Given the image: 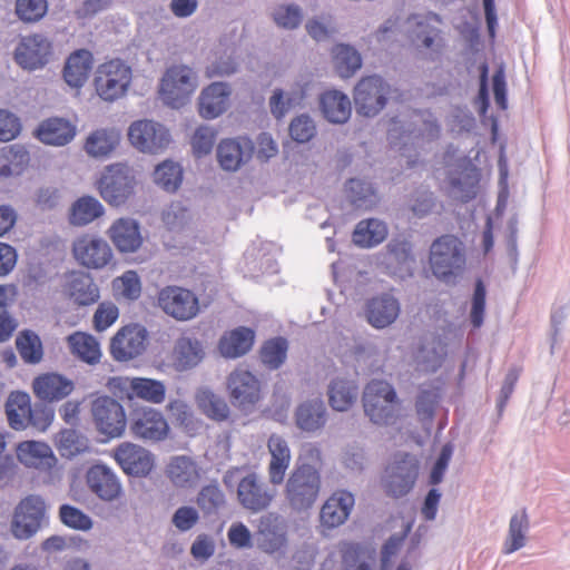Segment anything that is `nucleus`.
Returning a JSON list of instances; mask_svg holds the SVG:
<instances>
[{
  "mask_svg": "<svg viewBox=\"0 0 570 570\" xmlns=\"http://www.w3.org/2000/svg\"><path fill=\"white\" fill-rule=\"evenodd\" d=\"M275 24L282 29L294 30L303 20V10L296 3H281L272 11Z\"/></svg>",
  "mask_w": 570,
  "mask_h": 570,
  "instance_id": "62",
  "label": "nucleus"
},
{
  "mask_svg": "<svg viewBox=\"0 0 570 570\" xmlns=\"http://www.w3.org/2000/svg\"><path fill=\"white\" fill-rule=\"evenodd\" d=\"M354 504L353 493L345 490L335 491L322 505L320 512L322 525L327 529L342 525L348 519Z\"/></svg>",
  "mask_w": 570,
  "mask_h": 570,
  "instance_id": "32",
  "label": "nucleus"
},
{
  "mask_svg": "<svg viewBox=\"0 0 570 570\" xmlns=\"http://www.w3.org/2000/svg\"><path fill=\"white\" fill-rule=\"evenodd\" d=\"M321 109L324 117L333 124H344L352 112L351 100L340 90H327L321 96Z\"/></svg>",
  "mask_w": 570,
  "mask_h": 570,
  "instance_id": "42",
  "label": "nucleus"
},
{
  "mask_svg": "<svg viewBox=\"0 0 570 570\" xmlns=\"http://www.w3.org/2000/svg\"><path fill=\"white\" fill-rule=\"evenodd\" d=\"M198 86V72L193 67L175 63L163 73L158 94L166 106L178 109L188 104Z\"/></svg>",
  "mask_w": 570,
  "mask_h": 570,
  "instance_id": "5",
  "label": "nucleus"
},
{
  "mask_svg": "<svg viewBox=\"0 0 570 570\" xmlns=\"http://www.w3.org/2000/svg\"><path fill=\"white\" fill-rule=\"evenodd\" d=\"M207 469L196 458L180 454L169 459L165 468V476L177 490L196 489L206 476Z\"/></svg>",
  "mask_w": 570,
  "mask_h": 570,
  "instance_id": "18",
  "label": "nucleus"
},
{
  "mask_svg": "<svg viewBox=\"0 0 570 570\" xmlns=\"http://www.w3.org/2000/svg\"><path fill=\"white\" fill-rule=\"evenodd\" d=\"M225 502V494L217 483L203 487L196 497V503L204 514L216 513Z\"/></svg>",
  "mask_w": 570,
  "mask_h": 570,
  "instance_id": "61",
  "label": "nucleus"
},
{
  "mask_svg": "<svg viewBox=\"0 0 570 570\" xmlns=\"http://www.w3.org/2000/svg\"><path fill=\"white\" fill-rule=\"evenodd\" d=\"M446 355V346L439 338L425 340L416 353L417 364L428 372L436 371Z\"/></svg>",
  "mask_w": 570,
  "mask_h": 570,
  "instance_id": "55",
  "label": "nucleus"
},
{
  "mask_svg": "<svg viewBox=\"0 0 570 570\" xmlns=\"http://www.w3.org/2000/svg\"><path fill=\"white\" fill-rule=\"evenodd\" d=\"M313 87L312 75H301L288 89L276 88L269 97V109L276 119H282L293 108L303 104Z\"/></svg>",
  "mask_w": 570,
  "mask_h": 570,
  "instance_id": "25",
  "label": "nucleus"
},
{
  "mask_svg": "<svg viewBox=\"0 0 570 570\" xmlns=\"http://www.w3.org/2000/svg\"><path fill=\"white\" fill-rule=\"evenodd\" d=\"M417 475V459L409 453H399L386 466L382 483L389 494L400 498L412 490Z\"/></svg>",
  "mask_w": 570,
  "mask_h": 570,
  "instance_id": "11",
  "label": "nucleus"
},
{
  "mask_svg": "<svg viewBox=\"0 0 570 570\" xmlns=\"http://www.w3.org/2000/svg\"><path fill=\"white\" fill-rule=\"evenodd\" d=\"M120 132L116 128H99L86 139L85 150L95 158L108 156L119 144Z\"/></svg>",
  "mask_w": 570,
  "mask_h": 570,
  "instance_id": "46",
  "label": "nucleus"
},
{
  "mask_svg": "<svg viewBox=\"0 0 570 570\" xmlns=\"http://www.w3.org/2000/svg\"><path fill=\"white\" fill-rule=\"evenodd\" d=\"M111 456L128 475L146 476L155 465L154 454L144 446L131 442L120 443L112 450Z\"/></svg>",
  "mask_w": 570,
  "mask_h": 570,
  "instance_id": "24",
  "label": "nucleus"
},
{
  "mask_svg": "<svg viewBox=\"0 0 570 570\" xmlns=\"http://www.w3.org/2000/svg\"><path fill=\"white\" fill-rule=\"evenodd\" d=\"M127 136L135 149L149 155L164 151L171 141L169 130L153 119H139L131 122Z\"/></svg>",
  "mask_w": 570,
  "mask_h": 570,
  "instance_id": "10",
  "label": "nucleus"
},
{
  "mask_svg": "<svg viewBox=\"0 0 570 570\" xmlns=\"http://www.w3.org/2000/svg\"><path fill=\"white\" fill-rule=\"evenodd\" d=\"M107 235L119 253L137 252L142 244L139 223L130 217H120L114 220Z\"/></svg>",
  "mask_w": 570,
  "mask_h": 570,
  "instance_id": "31",
  "label": "nucleus"
},
{
  "mask_svg": "<svg viewBox=\"0 0 570 570\" xmlns=\"http://www.w3.org/2000/svg\"><path fill=\"white\" fill-rule=\"evenodd\" d=\"M226 387L234 406L244 412H252L262 399L261 381L243 367H237L229 373Z\"/></svg>",
  "mask_w": 570,
  "mask_h": 570,
  "instance_id": "14",
  "label": "nucleus"
},
{
  "mask_svg": "<svg viewBox=\"0 0 570 570\" xmlns=\"http://www.w3.org/2000/svg\"><path fill=\"white\" fill-rule=\"evenodd\" d=\"M91 415L97 431L107 438H120L126 429L122 405L112 397L99 396L91 403Z\"/></svg>",
  "mask_w": 570,
  "mask_h": 570,
  "instance_id": "17",
  "label": "nucleus"
},
{
  "mask_svg": "<svg viewBox=\"0 0 570 570\" xmlns=\"http://www.w3.org/2000/svg\"><path fill=\"white\" fill-rule=\"evenodd\" d=\"M429 263L436 278L450 281L460 275L465 266L463 244L455 236H441L430 247Z\"/></svg>",
  "mask_w": 570,
  "mask_h": 570,
  "instance_id": "6",
  "label": "nucleus"
},
{
  "mask_svg": "<svg viewBox=\"0 0 570 570\" xmlns=\"http://www.w3.org/2000/svg\"><path fill=\"white\" fill-rule=\"evenodd\" d=\"M56 445L65 458H73L89 449V440L72 429L62 430L56 439Z\"/></svg>",
  "mask_w": 570,
  "mask_h": 570,
  "instance_id": "59",
  "label": "nucleus"
},
{
  "mask_svg": "<svg viewBox=\"0 0 570 570\" xmlns=\"http://www.w3.org/2000/svg\"><path fill=\"white\" fill-rule=\"evenodd\" d=\"M350 202L360 209H370L377 203L376 193L371 183L363 179H350L345 186Z\"/></svg>",
  "mask_w": 570,
  "mask_h": 570,
  "instance_id": "57",
  "label": "nucleus"
},
{
  "mask_svg": "<svg viewBox=\"0 0 570 570\" xmlns=\"http://www.w3.org/2000/svg\"><path fill=\"white\" fill-rule=\"evenodd\" d=\"M31 411L29 394L20 391L10 393L6 402V415L11 429L16 431L27 429Z\"/></svg>",
  "mask_w": 570,
  "mask_h": 570,
  "instance_id": "44",
  "label": "nucleus"
},
{
  "mask_svg": "<svg viewBox=\"0 0 570 570\" xmlns=\"http://www.w3.org/2000/svg\"><path fill=\"white\" fill-rule=\"evenodd\" d=\"M440 23L439 16L432 12L412 14L402 26L397 18H390L370 36V43L390 48L400 41V36L404 32L419 50H430L431 53H436L441 48L438 28Z\"/></svg>",
  "mask_w": 570,
  "mask_h": 570,
  "instance_id": "1",
  "label": "nucleus"
},
{
  "mask_svg": "<svg viewBox=\"0 0 570 570\" xmlns=\"http://www.w3.org/2000/svg\"><path fill=\"white\" fill-rule=\"evenodd\" d=\"M267 450L271 455L267 465L268 481L273 485H279L284 482L292 461L288 442L284 436L274 433L267 440Z\"/></svg>",
  "mask_w": 570,
  "mask_h": 570,
  "instance_id": "33",
  "label": "nucleus"
},
{
  "mask_svg": "<svg viewBox=\"0 0 570 570\" xmlns=\"http://www.w3.org/2000/svg\"><path fill=\"white\" fill-rule=\"evenodd\" d=\"M176 366L185 371L196 366L204 357V350L197 340L180 337L174 350Z\"/></svg>",
  "mask_w": 570,
  "mask_h": 570,
  "instance_id": "53",
  "label": "nucleus"
},
{
  "mask_svg": "<svg viewBox=\"0 0 570 570\" xmlns=\"http://www.w3.org/2000/svg\"><path fill=\"white\" fill-rule=\"evenodd\" d=\"M52 56V43L43 35L23 37L14 50L16 62L26 70L43 68Z\"/></svg>",
  "mask_w": 570,
  "mask_h": 570,
  "instance_id": "23",
  "label": "nucleus"
},
{
  "mask_svg": "<svg viewBox=\"0 0 570 570\" xmlns=\"http://www.w3.org/2000/svg\"><path fill=\"white\" fill-rule=\"evenodd\" d=\"M376 266L397 279L411 277L415 268L411 244L405 239H392L385 250L376 255Z\"/></svg>",
  "mask_w": 570,
  "mask_h": 570,
  "instance_id": "16",
  "label": "nucleus"
},
{
  "mask_svg": "<svg viewBox=\"0 0 570 570\" xmlns=\"http://www.w3.org/2000/svg\"><path fill=\"white\" fill-rule=\"evenodd\" d=\"M147 343V330L139 324H129L121 327L111 338L110 354L116 361H130L146 351Z\"/></svg>",
  "mask_w": 570,
  "mask_h": 570,
  "instance_id": "21",
  "label": "nucleus"
},
{
  "mask_svg": "<svg viewBox=\"0 0 570 570\" xmlns=\"http://www.w3.org/2000/svg\"><path fill=\"white\" fill-rule=\"evenodd\" d=\"M446 164V178L449 181L450 194L462 202L469 200L474 191L473 185L465 178H461V170L465 167L466 160L463 156H454V154L448 153L445 156Z\"/></svg>",
  "mask_w": 570,
  "mask_h": 570,
  "instance_id": "38",
  "label": "nucleus"
},
{
  "mask_svg": "<svg viewBox=\"0 0 570 570\" xmlns=\"http://www.w3.org/2000/svg\"><path fill=\"white\" fill-rule=\"evenodd\" d=\"M38 139L52 146H65L76 136L77 127L66 118L52 117L43 120L37 128Z\"/></svg>",
  "mask_w": 570,
  "mask_h": 570,
  "instance_id": "36",
  "label": "nucleus"
},
{
  "mask_svg": "<svg viewBox=\"0 0 570 570\" xmlns=\"http://www.w3.org/2000/svg\"><path fill=\"white\" fill-rule=\"evenodd\" d=\"M390 85L380 76H366L354 87L353 99L357 114L374 117L380 114L389 99Z\"/></svg>",
  "mask_w": 570,
  "mask_h": 570,
  "instance_id": "9",
  "label": "nucleus"
},
{
  "mask_svg": "<svg viewBox=\"0 0 570 570\" xmlns=\"http://www.w3.org/2000/svg\"><path fill=\"white\" fill-rule=\"evenodd\" d=\"M238 69V61L235 56V49L227 47L217 49L205 68L207 78L228 77Z\"/></svg>",
  "mask_w": 570,
  "mask_h": 570,
  "instance_id": "54",
  "label": "nucleus"
},
{
  "mask_svg": "<svg viewBox=\"0 0 570 570\" xmlns=\"http://www.w3.org/2000/svg\"><path fill=\"white\" fill-rule=\"evenodd\" d=\"M275 495L276 491L269 488L255 472L247 473L237 485L238 503L254 513L267 509Z\"/></svg>",
  "mask_w": 570,
  "mask_h": 570,
  "instance_id": "22",
  "label": "nucleus"
},
{
  "mask_svg": "<svg viewBox=\"0 0 570 570\" xmlns=\"http://www.w3.org/2000/svg\"><path fill=\"white\" fill-rule=\"evenodd\" d=\"M332 61L337 75L347 79L354 76L363 65L357 49L348 43H337L332 48Z\"/></svg>",
  "mask_w": 570,
  "mask_h": 570,
  "instance_id": "43",
  "label": "nucleus"
},
{
  "mask_svg": "<svg viewBox=\"0 0 570 570\" xmlns=\"http://www.w3.org/2000/svg\"><path fill=\"white\" fill-rule=\"evenodd\" d=\"M530 529L529 518L525 511L515 512L510 521L507 535L502 543V553L511 554L527 546Z\"/></svg>",
  "mask_w": 570,
  "mask_h": 570,
  "instance_id": "45",
  "label": "nucleus"
},
{
  "mask_svg": "<svg viewBox=\"0 0 570 570\" xmlns=\"http://www.w3.org/2000/svg\"><path fill=\"white\" fill-rule=\"evenodd\" d=\"M358 386L353 380L335 379L328 386V400L333 410L347 411L356 401Z\"/></svg>",
  "mask_w": 570,
  "mask_h": 570,
  "instance_id": "49",
  "label": "nucleus"
},
{
  "mask_svg": "<svg viewBox=\"0 0 570 570\" xmlns=\"http://www.w3.org/2000/svg\"><path fill=\"white\" fill-rule=\"evenodd\" d=\"M131 78L130 67L119 59L101 63L95 77L97 95L106 101H114L126 94Z\"/></svg>",
  "mask_w": 570,
  "mask_h": 570,
  "instance_id": "8",
  "label": "nucleus"
},
{
  "mask_svg": "<svg viewBox=\"0 0 570 570\" xmlns=\"http://www.w3.org/2000/svg\"><path fill=\"white\" fill-rule=\"evenodd\" d=\"M94 57L87 49L73 51L66 60L63 79L66 83L75 89L81 88L89 78L92 69Z\"/></svg>",
  "mask_w": 570,
  "mask_h": 570,
  "instance_id": "37",
  "label": "nucleus"
},
{
  "mask_svg": "<svg viewBox=\"0 0 570 570\" xmlns=\"http://www.w3.org/2000/svg\"><path fill=\"white\" fill-rule=\"evenodd\" d=\"M29 153L21 145H11L0 149V176L19 175L29 163Z\"/></svg>",
  "mask_w": 570,
  "mask_h": 570,
  "instance_id": "52",
  "label": "nucleus"
},
{
  "mask_svg": "<svg viewBox=\"0 0 570 570\" xmlns=\"http://www.w3.org/2000/svg\"><path fill=\"white\" fill-rule=\"evenodd\" d=\"M254 144L247 137L225 138L216 148V158L224 171L235 173L253 157Z\"/></svg>",
  "mask_w": 570,
  "mask_h": 570,
  "instance_id": "28",
  "label": "nucleus"
},
{
  "mask_svg": "<svg viewBox=\"0 0 570 570\" xmlns=\"http://www.w3.org/2000/svg\"><path fill=\"white\" fill-rule=\"evenodd\" d=\"M66 292L79 305H90L98 301L99 288L86 273L72 272L67 276Z\"/></svg>",
  "mask_w": 570,
  "mask_h": 570,
  "instance_id": "39",
  "label": "nucleus"
},
{
  "mask_svg": "<svg viewBox=\"0 0 570 570\" xmlns=\"http://www.w3.org/2000/svg\"><path fill=\"white\" fill-rule=\"evenodd\" d=\"M254 338L253 330L244 326L237 327L220 337L218 343L219 353L226 358H237L252 348Z\"/></svg>",
  "mask_w": 570,
  "mask_h": 570,
  "instance_id": "40",
  "label": "nucleus"
},
{
  "mask_svg": "<svg viewBox=\"0 0 570 570\" xmlns=\"http://www.w3.org/2000/svg\"><path fill=\"white\" fill-rule=\"evenodd\" d=\"M321 487L318 469L311 463H299L285 482L284 497L291 509L306 511L317 501Z\"/></svg>",
  "mask_w": 570,
  "mask_h": 570,
  "instance_id": "3",
  "label": "nucleus"
},
{
  "mask_svg": "<svg viewBox=\"0 0 570 570\" xmlns=\"http://www.w3.org/2000/svg\"><path fill=\"white\" fill-rule=\"evenodd\" d=\"M70 352L81 361L92 365L100 361L101 351L97 340L83 332H76L67 338Z\"/></svg>",
  "mask_w": 570,
  "mask_h": 570,
  "instance_id": "51",
  "label": "nucleus"
},
{
  "mask_svg": "<svg viewBox=\"0 0 570 570\" xmlns=\"http://www.w3.org/2000/svg\"><path fill=\"white\" fill-rule=\"evenodd\" d=\"M47 505L40 495L31 494L22 499L13 511L11 532L16 539L33 537L46 519Z\"/></svg>",
  "mask_w": 570,
  "mask_h": 570,
  "instance_id": "12",
  "label": "nucleus"
},
{
  "mask_svg": "<svg viewBox=\"0 0 570 570\" xmlns=\"http://www.w3.org/2000/svg\"><path fill=\"white\" fill-rule=\"evenodd\" d=\"M159 307L178 321L195 317L199 311L198 299L193 292L178 286H167L158 294Z\"/></svg>",
  "mask_w": 570,
  "mask_h": 570,
  "instance_id": "26",
  "label": "nucleus"
},
{
  "mask_svg": "<svg viewBox=\"0 0 570 570\" xmlns=\"http://www.w3.org/2000/svg\"><path fill=\"white\" fill-rule=\"evenodd\" d=\"M129 430L139 440L160 442L167 439L169 424L159 410L142 405L130 413Z\"/></svg>",
  "mask_w": 570,
  "mask_h": 570,
  "instance_id": "15",
  "label": "nucleus"
},
{
  "mask_svg": "<svg viewBox=\"0 0 570 570\" xmlns=\"http://www.w3.org/2000/svg\"><path fill=\"white\" fill-rule=\"evenodd\" d=\"M257 547L265 553H281L287 546L286 527L275 513L259 518L256 531Z\"/></svg>",
  "mask_w": 570,
  "mask_h": 570,
  "instance_id": "29",
  "label": "nucleus"
},
{
  "mask_svg": "<svg viewBox=\"0 0 570 570\" xmlns=\"http://www.w3.org/2000/svg\"><path fill=\"white\" fill-rule=\"evenodd\" d=\"M183 181V168L179 164L165 160L154 171V183L168 193L176 191Z\"/></svg>",
  "mask_w": 570,
  "mask_h": 570,
  "instance_id": "58",
  "label": "nucleus"
},
{
  "mask_svg": "<svg viewBox=\"0 0 570 570\" xmlns=\"http://www.w3.org/2000/svg\"><path fill=\"white\" fill-rule=\"evenodd\" d=\"M16 453L21 464L40 471H49L57 463V459L51 448L47 443L40 441L20 442L17 445Z\"/></svg>",
  "mask_w": 570,
  "mask_h": 570,
  "instance_id": "35",
  "label": "nucleus"
},
{
  "mask_svg": "<svg viewBox=\"0 0 570 570\" xmlns=\"http://www.w3.org/2000/svg\"><path fill=\"white\" fill-rule=\"evenodd\" d=\"M232 86L228 82L215 81L203 88L198 96V112L204 119H216L230 106Z\"/></svg>",
  "mask_w": 570,
  "mask_h": 570,
  "instance_id": "30",
  "label": "nucleus"
},
{
  "mask_svg": "<svg viewBox=\"0 0 570 570\" xmlns=\"http://www.w3.org/2000/svg\"><path fill=\"white\" fill-rule=\"evenodd\" d=\"M135 170L125 164H114L102 171L98 180L100 196L111 206L124 205L135 193Z\"/></svg>",
  "mask_w": 570,
  "mask_h": 570,
  "instance_id": "7",
  "label": "nucleus"
},
{
  "mask_svg": "<svg viewBox=\"0 0 570 570\" xmlns=\"http://www.w3.org/2000/svg\"><path fill=\"white\" fill-rule=\"evenodd\" d=\"M72 255L81 266L90 269L106 267L114 257L107 240L92 234H83L73 240Z\"/></svg>",
  "mask_w": 570,
  "mask_h": 570,
  "instance_id": "20",
  "label": "nucleus"
},
{
  "mask_svg": "<svg viewBox=\"0 0 570 570\" xmlns=\"http://www.w3.org/2000/svg\"><path fill=\"white\" fill-rule=\"evenodd\" d=\"M195 401L202 413L210 420L222 422L227 420L230 414L227 402L207 387H202L196 392Z\"/></svg>",
  "mask_w": 570,
  "mask_h": 570,
  "instance_id": "48",
  "label": "nucleus"
},
{
  "mask_svg": "<svg viewBox=\"0 0 570 570\" xmlns=\"http://www.w3.org/2000/svg\"><path fill=\"white\" fill-rule=\"evenodd\" d=\"M109 385L129 400L139 399L150 404H161L166 399L165 383L155 379L118 376L112 377Z\"/></svg>",
  "mask_w": 570,
  "mask_h": 570,
  "instance_id": "19",
  "label": "nucleus"
},
{
  "mask_svg": "<svg viewBox=\"0 0 570 570\" xmlns=\"http://www.w3.org/2000/svg\"><path fill=\"white\" fill-rule=\"evenodd\" d=\"M35 395L46 402H58L70 395L75 389L73 382L58 373H46L33 380Z\"/></svg>",
  "mask_w": 570,
  "mask_h": 570,
  "instance_id": "34",
  "label": "nucleus"
},
{
  "mask_svg": "<svg viewBox=\"0 0 570 570\" xmlns=\"http://www.w3.org/2000/svg\"><path fill=\"white\" fill-rule=\"evenodd\" d=\"M440 128L433 115L429 111L415 112L411 121L405 125L401 120H393L389 128L391 144L402 151L412 147H422L439 137Z\"/></svg>",
  "mask_w": 570,
  "mask_h": 570,
  "instance_id": "2",
  "label": "nucleus"
},
{
  "mask_svg": "<svg viewBox=\"0 0 570 570\" xmlns=\"http://www.w3.org/2000/svg\"><path fill=\"white\" fill-rule=\"evenodd\" d=\"M365 415L375 425H392L401 415V404L394 387L386 381L373 380L364 389Z\"/></svg>",
  "mask_w": 570,
  "mask_h": 570,
  "instance_id": "4",
  "label": "nucleus"
},
{
  "mask_svg": "<svg viewBox=\"0 0 570 570\" xmlns=\"http://www.w3.org/2000/svg\"><path fill=\"white\" fill-rule=\"evenodd\" d=\"M17 348L22 360L30 364L39 363L43 355L41 341L31 331H24L17 337Z\"/></svg>",
  "mask_w": 570,
  "mask_h": 570,
  "instance_id": "63",
  "label": "nucleus"
},
{
  "mask_svg": "<svg viewBox=\"0 0 570 570\" xmlns=\"http://www.w3.org/2000/svg\"><path fill=\"white\" fill-rule=\"evenodd\" d=\"M105 208L102 204L92 196L78 198L69 209V223L72 226H86L102 216Z\"/></svg>",
  "mask_w": 570,
  "mask_h": 570,
  "instance_id": "47",
  "label": "nucleus"
},
{
  "mask_svg": "<svg viewBox=\"0 0 570 570\" xmlns=\"http://www.w3.org/2000/svg\"><path fill=\"white\" fill-rule=\"evenodd\" d=\"M296 426L304 432H316L326 423L324 402L315 397L301 403L295 412Z\"/></svg>",
  "mask_w": 570,
  "mask_h": 570,
  "instance_id": "41",
  "label": "nucleus"
},
{
  "mask_svg": "<svg viewBox=\"0 0 570 570\" xmlns=\"http://www.w3.org/2000/svg\"><path fill=\"white\" fill-rule=\"evenodd\" d=\"M288 344L285 338L267 341L261 350L262 362L269 368H278L286 360Z\"/></svg>",
  "mask_w": 570,
  "mask_h": 570,
  "instance_id": "64",
  "label": "nucleus"
},
{
  "mask_svg": "<svg viewBox=\"0 0 570 570\" xmlns=\"http://www.w3.org/2000/svg\"><path fill=\"white\" fill-rule=\"evenodd\" d=\"M112 291L118 299L136 301L141 295V281L135 271H126L112 281Z\"/></svg>",
  "mask_w": 570,
  "mask_h": 570,
  "instance_id": "60",
  "label": "nucleus"
},
{
  "mask_svg": "<svg viewBox=\"0 0 570 570\" xmlns=\"http://www.w3.org/2000/svg\"><path fill=\"white\" fill-rule=\"evenodd\" d=\"M341 552L345 570H373L375 557L372 551L361 549L356 543L344 542Z\"/></svg>",
  "mask_w": 570,
  "mask_h": 570,
  "instance_id": "56",
  "label": "nucleus"
},
{
  "mask_svg": "<svg viewBox=\"0 0 570 570\" xmlns=\"http://www.w3.org/2000/svg\"><path fill=\"white\" fill-rule=\"evenodd\" d=\"M387 236V226L377 218L361 220L353 233V240L361 247H373L381 244Z\"/></svg>",
  "mask_w": 570,
  "mask_h": 570,
  "instance_id": "50",
  "label": "nucleus"
},
{
  "mask_svg": "<svg viewBox=\"0 0 570 570\" xmlns=\"http://www.w3.org/2000/svg\"><path fill=\"white\" fill-rule=\"evenodd\" d=\"M401 303L392 293H381L368 298L363 308L365 321L375 330H384L396 322Z\"/></svg>",
  "mask_w": 570,
  "mask_h": 570,
  "instance_id": "27",
  "label": "nucleus"
},
{
  "mask_svg": "<svg viewBox=\"0 0 570 570\" xmlns=\"http://www.w3.org/2000/svg\"><path fill=\"white\" fill-rule=\"evenodd\" d=\"M85 481L89 492L105 503L118 502L125 495L121 479L105 463L98 462L89 466Z\"/></svg>",
  "mask_w": 570,
  "mask_h": 570,
  "instance_id": "13",
  "label": "nucleus"
}]
</instances>
